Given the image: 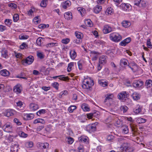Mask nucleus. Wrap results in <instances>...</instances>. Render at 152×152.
I'll return each instance as SVG.
<instances>
[{
  "label": "nucleus",
  "mask_w": 152,
  "mask_h": 152,
  "mask_svg": "<svg viewBox=\"0 0 152 152\" xmlns=\"http://www.w3.org/2000/svg\"><path fill=\"white\" fill-rule=\"evenodd\" d=\"M110 38L111 40L115 42H118L120 41L122 38L121 36L117 33L111 34H110Z\"/></svg>",
  "instance_id": "nucleus-1"
},
{
  "label": "nucleus",
  "mask_w": 152,
  "mask_h": 152,
  "mask_svg": "<svg viewBox=\"0 0 152 152\" xmlns=\"http://www.w3.org/2000/svg\"><path fill=\"white\" fill-rule=\"evenodd\" d=\"M120 149L122 151H128V152H132L134 149L130 147L129 145L127 143H124L121 146Z\"/></svg>",
  "instance_id": "nucleus-2"
},
{
  "label": "nucleus",
  "mask_w": 152,
  "mask_h": 152,
  "mask_svg": "<svg viewBox=\"0 0 152 152\" xmlns=\"http://www.w3.org/2000/svg\"><path fill=\"white\" fill-rule=\"evenodd\" d=\"M94 84L93 80H90V81L85 80L83 82V87L85 88L89 89Z\"/></svg>",
  "instance_id": "nucleus-3"
},
{
  "label": "nucleus",
  "mask_w": 152,
  "mask_h": 152,
  "mask_svg": "<svg viewBox=\"0 0 152 152\" xmlns=\"http://www.w3.org/2000/svg\"><path fill=\"white\" fill-rule=\"evenodd\" d=\"M97 123H96L92 124H89L86 126V129L89 133L94 132L96 130V127L95 125H97Z\"/></svg>",
  "instance_id": "nucleus-4"
},
{
  "label": "nucleus",
  "mask_w": 152,
  "mask_h": 152,
  "mask_svg": "<svg viewBox=\"0 0 152 152\" xmlns=\"http://www.w3.org/2000/svg\"><path fill=\"white\" fill-rule=\"evenodd\" d=\"M34 60V57L32 56H28L26 59H23L22 61V63L23 65L25 64H30L32 63Z\"/></svg>",
  "instance_id": "nucleus-5"
},
{
  "label": "nucleus",
  "mask_w": 152,
  "mask_h": 152,
  "mask_svg": "<svg viewBox=\"0 0 152 152\" xmlns=\"http://www.w3.org/2000/svg\"><path fill=\"white\" fill-rule=\"evenodd\" d=\"M129 96L128 93L126 91H123L121 93H120L118 95V98L122 100L126 98H127Z\"/></svg>",
  "instance_id": "nucleus-6"
},
{
  "label": "nucleus",
  "mask_w": 152,
  "mask_h": 152,
  "mask_svg": "<svg viewBox=\"0 0 152 152\" xmlns=\"http://www.w3.org/2000/svg\"><path fill=\"white\" fill-rule=\"evenodd\" d=\"M143 81L140 80H134L133 83V86L135 88L140 87L143 85Z\"/></svg>",
  "instance_id": "nucleus-7"
},
{
  "label": "nucleus",
  "mask_w": 152,
  "mask_h": 152,
  "mask_svg": "<svg viewBox=\"0 0 152 152\" xmlns=\"http://www.w3.org/2000/svg\"><path fill=\"white\" fill-rule=\"evenodd\" d=\"M18 145L17 143L12 144L11 147V152H17L18 150Z\"/></svg>",
  "instance_id": "nucleus-8"
},
{
  "label": "nucleus",
  "mask_w": 152,
  "mask_h": 152,
  "mask_svg": "<svg viewBox=\"0 0 152 152\" xmlns=\"http://www.w3.org/2000/svg\"><path fill=\"white\" fill-rule=\"evenodd\" d=\"M112 31V28L110 26L108 25H105L104 26L103 29V33L104 34H107L111 32Z\"/></svg>",
  "instance_id": "nucleus-9"
},
{
  "label": "nucleus",
  "mask_w": 152,
  "mask_h": 152,
  "mask_svg": "<svg viewBox=\"0 0 152 152\" xmlns=\"http://www.w3.org/2000/svg\"><path fill=\"white\" fill-rule=\"evenodd\" d=\"M0 75L4 77H7L10 75V72L6 69L2 70L0 71Z\"/></svg>",
  "instance_id": "nucleus-10"
},
{
  "label": "nucleus",
  "mask_w": 152,
  "mask_h": 152,
  "mask_svg": "<svg viewBox=\"0 0 152 152\" xmlns=\"http://www.w3.org/2000/svg\"><path fill=\"white\" fill-rule=\"evenodd\" d=\"M102 9V7L99 5H97L94 8V12L96 13H98L101 11Z\"/></svg>",
  "instance_id": "nucleus-11"
},
{
  "label": "nucleus",
  "mask_w": 152,
  "mask_h": 152,
  "mask_svg": "<svg viewBox=\"0 0 152 152\" xmlns=\"http://www.w3.org/2000/svg\"><path fill=\"white\" fill-rule=\"evenodd\" d=\"M38 146H39L41 148H46L49 147V145L48 143L46 142L45 143H42L40 142H38L37 144Z\"/></svg>",
  "instance_id": "nucleus-12"
},
{
  "label": "nucleus",
  "mask_w": 152,
  "mask_h": 152,
  "mask_svg": "<svg viewBox=\"0 0 152 152\" xmlns=\"http://www.w3.org/2000/svg\"><path fill=\"white\" fill-rule=\"evenodd\" d=\"M30 107L31 110L35 111L38 108V106L37 104L31 103L30 104Z\"/></svg>",
  "instance_id": "nucleus-13"
},
{
  "label": "nucleus",
  "mask_w": 152,
  "mask_h": 152,
  "mask_svg": "<svg viewBox=\"0 0 152 152\" xmlns=\"http://www.w3.org/2000/svg\"><path fill=\"white\" fill-rule=\"evenodd\" d=\"M106 56H101L99 58V63L101 64H104L106 62Z\"/></svg>",
  "instance_id": "nucleus-14"
},
{
  "label": "nucleus",
  "mask_w": 152,
  "mask_h": 152,
  "mask_svg": "<svg viewBox=\"0 0 152 152\" xmlns=\"http://www.w3.org/2000/svg\"><path fill=\"white\" fill-rule=\"evenodd\" d=\"M132 97L134 100H137L140 99V95L137 93L134 92L132 94Z\"/></svg>",
  "instance_id": "nucleus-15"
},
{
  "label": "nucleus",
  "mask_w": 152,
  "mask_h": 152,
  "mask_svg": "<svg viewBox=\"0 0 152 152\" xmlns=\"http://www.w3.org/2000/svg\"><path fill=\"white\" fill-rule=\"evenodd\" d=\"M20 85L19 84L15 86L14 88V92L17 94L20 93L21 92V89L20 88Z\"/></svg>",
  "instance_id": "nucleus-16"
},
{
  "label": "nucleus",
  "mask_w": 152,
  "mask_h": 152,
  "mask_svg": "<svg viewBox=\"0 0 152 152\" xmlns=\"http://www.w3.org/2000/svg\"><path fill=\"white\" fill-rule=\"evenodd\" d=\"M121 23L123 26L125 28L129 27L131 25L130 22L126 20L123 21Z\"/></svg>",
  "instance_id": "nucleus-17"
},
{
  "label": "nucleus",
  "mask_w": 152,
  "mask_h": 152,
  "mask_svg": "<svg viewBox=\"0 0 152 152\" xmlns=\"http://www.w3.org/2000/svg\"><path fill=\"white\" fill-rule=\"evenodd\" d=\"M45 121L42 118H37L34 120L33 122V123L36 124L38 123L44 124L45 123Z\"/></svg>",
  "instance_id": "nucleus-18"
},
{
  "label": "nucleus",
  "mask_w": 152,
  "mask_h": 152,
  "mask_svg": "<svg viewBox=\"0 0 152 152\" xmlns=\"http://www.w3.org/2000/svg\"><path fill=\"white\" fill-rule=\"evenodd\" d=\"M71 2L69 1H66L65 3L63 5L62 7L64 9H66L68 7L71 5Z\"/></svg>",
  "instance_id": "nucleus-19"
},
{
  "label": "nucleus",
  "mask_w": 152,
  "mask_h": 152,
  "mask_svg": "<svg viewBox=\"0 0 152 152\" xmlns=\"http://www.w3.org/2000/svg\"><path fill=\"white\" fill-rule=\"evenodd\" d=\"M1 56H2L5 58H6L8 57V52L7 51L5 50H2L1 51Z\"/></svg>",
  "instance_id": "nucleus-20"
},
{
  "label": "nucleus",
  "mask_w": 152,
  "mask_h": 152,
  "mask_svg": "<svg viewBox=\"0 0 152 152\" xmlns=\"http://www.w3.org/2000/svg\"><path fill=\"white\" fill-rule=\"evenodd\" d=\"M71 58L72 59H74L77 56L75 50H71L70 53Z\"/></svg>",
  "instance_id": "nucleus-21"
},
{
  "label": "nucleus",
  "mask_w": 152,
  "mask_h": 152,
  "mask_svg": "<svg viewBox=\"0 0 152 152\" xmlns=\"http://www.w3.org/2000/svg\"><path fill=\"white\" fill-rule=\"evenodd\" d=\"M145 86L147 88H148L152 86V80H147L145 82Z\"/></svg>",
  "instance_id": "nucleus-22"
},
{
  "label": "nucleus",
  "mask_w": 152,
  "mask_h": 152,
  "mask_svg": "<svg viewBox=\"0 0 152 152\" xmlns=\"http://www.w3.org/2000/svg\"><path fill=\"white\" fill-rule=\"evenodd\" d=\"M26 117L25 118L27 120H30L34 118V115L32 113L27 114L26 115Z\"/></svg>",
  "instance_id": "nucleus-23"
},
{
  "label": "nucleus",
  "mask_w": 152,
  "mask_h": 152,
  "mask_svg": "<svg viewBox=\"0 0 152 152\" xmlns=\"http://www.w3.org/2000/svg\"><path fill=\"white\" fill-rule=\"evenodd\" d=\"M75 34L78 39H81L83 37V34L81 32L76 31L75 32Z\"/></svg>",
  "instance_id": "nucleus-24"
},
{
  "label": "nucleus",
  "mask_w": 152,
  "mask_h": 152,
  "mask_svg": "<svg viewBox=\"0 0 152 152\" xmlns=\"http://www.w3.org/2000/svg\"><path fill=\"white\" fill-rule=\"evenodd\" d=\"M141 110V107L140 106H137L134 109V112L137 114L140 113Z\"/></svg>",
  "instance_id": "nucleus-25"
},
{
  "label": "nucleus",
  "mask_w": 152,
  "mask_h": 152,
  "mask_svg": "<svg viewBox=\"0 0 152 152\" xmlns=\"http://www.w3.org/2000/svg\"><path fill=\"white\" fill-rule=\"evenodd\" d=\"M106 98L104 100V102H106L110 99H112L113 97V95L111 94H107L106 95Z\"/></svg>",
  "instance_id": "nucleus-26"
},
{
  "label": "nucleus",
  "mask_w": 152,
  "mask_h": 152,
  "mask_svg": "<svg viewBox=\"0 0 152 152\" xmlns=\"http://www.w3.org/2000/svg\"><path fill=\"white\" fill-rule=\"evenodd\" d=\"M136 121L138 124H140L145 123L146 121V120L145 119L139 118L137 119Z\"/></svg>",
  "instance_id": "nucleus-27"
},
{
  "label": "nucleus",
  "mask_w": 152,
  "mask_h": 152,
  "mask_svg": "<svg viewBox=\"0 0 152 152\" xmlns=\"http://www.w3.org/2000/svg\"><path fill=\"white\" fill-rule=\"evenodd\" d=\"M113 9L111 8H108L107 9L105 13L106 15H111L113 13Z\"/></svg>",
  "instance_id": "nucleus-28"
},
{
  "label": "nucleus",
  "mask_w": 152,
  "mask_h": 152,
  "mask_svg": "<svg viewBox=\"0 0 152 152\" xmlns=\"http://www.w3.org/2000/svg\"><path fill=\"white\" fill-rule=\"evenodd\" d=\"M63 75H61L59 76H56L53 77V78H56L58 77H60L59 79L61 80H62L64 81H66L68 79V78L66 77H63Z\"/></svg>",
  "instance_id": "nucleus-29"
},
{
  "label": "nucleus",
  "mask_w": 152,
  "mask_h": 152,
  "mask_svg": "<svg viewBox=\"0 0 152 152\" xmlns=\"http://www.w3.org/2000/svg\"><path fill=\"white\" fill-rule=\"evenodd\" d=\"M127 60L124 58H123L121 60L120 64L121 66L127 65Z\"/></svg>",
  "instance_id": "nucleus-30"
},
{
  "label": "nucleus",
  "mask_w": 152,
  "mask_h": 152,
  "mask_svg": "<svg viewBox=\"0 0 152 152\" xmlns=\"http://www.w3.org/2000/svg\"><path fill=\"white\" fill-rule=\"evenodd\" d=\"M82 108L83 111H88L89 110V108L86 105V104H83L81 106Z\"/></svg>",
  "instance_id": "nucleus-31"
},
{
  "label": "nucleus",
  "mask_w": 152,
  "mask_h": 152,
  "mask_svg": "<svg viewBox=\"0 0 152 152\" xmlns=\"http://www.w3.org/2000/svg\"><path fill=\"white\" fill-rule=\"evenodd\" d=\"M14 113L13 111L11 110H8L6 114V116L8 117L13 115Z\"/></svg>",
  "instance_id": "nucleus-32"
},
{
  "label": "nucleus",
  "mask_w": 152,
  "mask_h": 152,
  "mask_svg": "<svg viewBox=\"0 0 152 152\" xmlns=\"http://www.w3.org/2000/svg\"><path fill=\"white\" fill-rule=\"evenodd\" d=\"M123 132L125 134H126L128 133L129 129L126 125H125L123 126Z\"/></svg>",
  "instance_id": "nucleus-33"
},
{
  "label": "nucleus",
  "mask_w": 152,
  "mask_h": 152,
  "mask_svg": "<svg viewBox=\"0 0 152 152\" xmlns=\"http://www.w3.org/2000/svg\"><path fill=\"white\" fill-rule=\"evenodd\" d=\"M26 146L28 148H31L33 146V143L32 142H27L25 144Z\"/></svg>",
  "instance_id": "nucleus-34"
},
{
  "label": "nucleus",
  "mask_w": 152,
  "mask_h": 152,
  "mask_svg": "<svg viewBox=\"0 0 152 152\" xmlns=\"http://www.w3.org/2000/svg\"><path fill=\"white\" fill-rule=\"evenodd\" d=\"M48 0H42L40 4V5L41 7H45L47 5V2Z\"/></svg>",
  "instance_id": "nucleus-35"
},
{
  "label": "nucleus",
  "mask_w": 152,
  "mask_h": 152,
  "mask_svg": "<svg viewBox=\"0 0 152 152\" xmlns=\"http://www.w3.org/2000/svg\"><path fill=\"white\" fill-rule=\"evenodd\" d=\"M85 23L86 24L88 25L89 26L92 27L93 26L92 22L90 19L86 20L85 21Z\"/></svg>",
  "instance_id": "nucleus-36"
},
{
  "label": "nucleus",
  "mask_w": 152,
  "mask_h": 152,
  "mask_svg": "<svg viewBox=\"0 0 152 152\" xmlns=\"http://www.w3.org/2000/svg\"><path fill=\"white\" fill-rule=\"evenodd\" d=\"M46 111L45 109H41L39 110L37 113V115H40L41 114H43L46 113Z\"/></svg>",
  "instance_id": "nucleus-37"
},
{
  "label": "nucleus",
  "mask_w": 152,
  "mask_h": 152,
  "mask_svg": "<svg viewBox=\"0 0 152 152\" xmlns=\"http://www.w3.org/2000/svg\"><path fill=\"white\" fill-rule=\"evenodd\" d=\"M77 10L82 15L83 13H85V9L81 7H78Z\"/></svg>",
  "instance_id": "nucleus-38"
},
{
  "label": "nucleus",
  "mask_w": 152,
  "mask_h": 152,
  "mask_svg": "<svg viewBox=\"0 0 152 152\" xmlns=\"http://www.w3.org/2000/svg\"><path fill=\"white\" fill-rule=\"evenodd\" d=\"M74 62H70L68 64L67 71L69 72L71 71L72 66H74Z\"/></svg>",
  "instance_id": "nucleus-39"
},
{
  "label": "nucleus",
  "mask_w": 152,
  "mask_h": 152,
  "mask_svg": "<svg viewBox=\"0 0 152 152\" xmlns=\"http://www.w3.org/2000/svg\"><path fill=\"white\" fill-rule=\"evenodd\" d=\"M128 108L126 106H122L120 107V110L123 113L126 112Z\"/></svg>",
  "instance_id": "nucleus-40"
},
{
  "label": "nucleus",
  "mask_w": 152,
  "mask_h": 152,
  "mask_svg": "<svg viewBox=\"0 0 152 152\" xmlns=\"http://www.w3.org/2000/svg\"><path fill=\"white\" fill-rule=\"evenodd\" d=\"M76 108V107L75 106H71L68 109V110L69 113H72L73 111Z\"/></svg>",
  "instance_id": "nucleus-41"
},
{
  "label": "nucleus",
  "mask_w": 152,
  "mask_h": 152,
  "mask_svg": "<svg viewBox=\"0 0 152 152\" xmlns=\"http://www.w3.org/2000/svg\"><path fill=\"white\" fill-rule=\"evenodd\" d=\"M141 0H135L134 1V4L139 6H140L142 4H141Z\"/></svg>",
  "instance_id": "nucleus-42"
},
{
  "label": "nucleus",
  "mask_w": 152,
  "mask_h": 152,
  "mask_svg": "<svg viewBox=\"0 0 152 152\" xmlns=\"http://www.w3.org/2000/svg\"><path fill=\"white\" fill-rule=\"evenodd\" d=\"M8 6L12 9H15L17 8V5L14 3H11L8 4Z\"/></svg>",
  "instance_id": "nucleus-43"
},
{
  "label": "nucleus",
  "mask_w": 152,
  "mask_h": 152,
  "mask_svg": "<svg viewBox=\"0 0 152 152\" xmlns=\"http://www.w3.org/2000/svg\"><path fill=\"white\" fill-rule=\"evenodd\" d=\"M79 140L80 142H86L87 140V139L84 137H81L79 138Z\"/></svg>",
  "instance_id": "nucleus-44"
},
{
  "label": "nucleus",
  "mask_w": 152,
  "mask_h": 152,
  "mask_svg": "<svg viewBox=\"0 0 152 152\" xmlns=\"http://www.w3.org/2000/svg\"><path fill=\"white\" fill-rule=\"evenodd\" d=\"M98 83L100 85L104 87L107 85V83L105 81L104 82H102V80H99Z\"/></svg>",
  "instance_id": "nucleus-45"
},
{
  "label": "nucleus",
  "mask_w": 152,
  "mask_h": 152,
  "mask_svg": "<svg viewBox=\"0 0 152 152\" xmlns=\"http://www.w3.org/2000/svg\"><path fill=\"white\" fill-rule=\"evenodd\" d=\"M18 15L17 14H15L13 17V21L14 22H16L19 19Z\"/></svg>",
  "instance_id": "nucleus-46"
},
{
  "label": "nucleus",
  "mask_w": 152,
  "mask_h": 152,
  "mask_svg": "<svg viewBox=\"0 0 152 152\" xmlns=\"http://www.w3.org/2000/svg\"><path fill=\"white\" fill-rule=\"evenodd\" d=\"M44 38L39 37L38 38L37 40V43L38 45H41L42 42V39H43Z\"/></svg>",
  "instance_id": "nucleus-47"
},
{
  "label": "nucleus",
  "mask_w": 152,
  "mask_h": 152,
  "mask_svg": "<svg viewBox=\"0 0 152 152\" xmlns=\"http://www.w3.org/2000/svg\"><path fill=\"white\" fill-rule=\"evenodd\" d=\"M67 142H68V143L71 144L74 142V139L70 137H67Z\"/></svg>",
  "instance_id": "nucleus-48"
},
{
  "label": "nucleus",
  "mask_w": 152,
  "mask_h": 152,
  "mask_svg": "<svg viewBox=\"0 0 152 152\" xmlns=\"http://www.w3.org/2000/svg\"><path fill=\"white\" fill-rule=\"evenodd\" d=\"M15 54V57L17 58H22V54L20 53H17L16 52L14 51Z\"/></svg>",
  "instance_id": "nucleus-49"
},
{
  "label": "nucleus",
  "mask_w": 152,
  "mask_h": 152,
  "mask_svg": "<svg viewBox=\"0 0 152 152\" xmlns=\"http://www.w3.org/2000/svg\"><path fill=\"white\" fill-rule=\"evenodd\" d=\"M70 41V39L69 38H66L65 39H63L61 40L62 43L66 44H67Z\"/></svg>",
  "instance_id": "nucleus-50"
},
{
  "label": "nucleus",
  "mask_w": 152,
  "mask_h": 152,
  "mask_svg": "<svg viewBox=\"0 0 152 152\" xmlns=\"http://www.w3.org/2000/svg\"><path fill=\"white\" fill-rule=\"evenodd\" d=\"M52 86L53 87L58 90V88L59 84L57 82H54L52 84Z\"/></svg>",
  "instance_id": "nucleus-51"
},
{
  "label": "nucleus",
  "mask_w": 152,
  "mask_h": 152,
  "mask_svg": "<svg viewBox=\"0 0 152 152\" xmlns=\"http://www.w3.org/2000/svg\"><path fill=\"white\" fill-rule=\"evenodd\" d=\"M77 65L78 67V68L80 70H82L83 69V67L82 65V63L81 61H79L77 62Z\"/></svg>",
  "instance_id": "nucleus-52"
},
{
  "label": "nucleus",
  "mask_w": 152,
  "mask_h": 152,
  "mask_svg": "<svg viewBox=\"0 0 152 152\" xmlns=\"http://www.w3.org/2000/svg\"><path fill=\"white\" fill-rule=\"evenodd\" d=\"M95 42L96 43V45L98 46H100L102 45H103L104 42L102 41H101L100 40H98L95 41Z\"/></svg>",
  "instance_id": "nucleus-53"
},
{
  "label": "nucleus",
  "mask_w": 152,
  "mask_h": 152,
  "mask_svg": "<svg viewBox=\"0 0 152 152\" xmlns=\"http://www.w3.org/2000/svg\"><path fill=\"white\" fill-rule=\"evenodd\" d=\"M14 121L18 125H20L21 124V123L20 121L19 120L16 118L14 119Z\"/></svg>",
  "instance_id": "nucleus-54"
},
{
  "label": "nucleus",
  "mask_w": 152,
  "mask_h": 152,
  "mask_svg": "<svg viewBox=\"0 0 152 152\" xmlns=\"http://www.w3.org/2000/svg\"><path fill=\"white\" fill-rule=\"evenodd\" d=\"M28 38V36L27 35H20L19 36L20 39H26Z\"/></svg>",
  "instance_id": "nucleus-55"
},
{
  "label": "nucleus",
  "mask_w": 152,
  "mask_h": 152,
  "mask_svg": "<svg viewBox=\"0 0 152 152\" xmlns=\"http://www.w3.org/2000/svg\"><path fill=\"white\" fill-rule=\"evenodd\" d=\"M114 136L112 135H109L108 136L107 140L108 141H111L114 139Z\"/></svg>",
  "instance_id": "nucleus-56"
},
{
  "label": "nucleus",
  "mask_w": 152,
  "mask_h": 152,
  "mask_svg": "<svg viewBox=\"0 0 152 152\" xmlns=\"http://www.w3.org/2000/svg\"><path fill=\"white\" fill-rule=\"evenodd\" d=\"M147 45L149 48H151L150 47H152V45L150 42V39H148L147 41Z\"/></svg>",
  "instance_id": "nucleus-57"
},
{
  "label": "nucleus",
  "mask_w": 152,
  "mask_h": 152,
  "mask_svg": "<svg viewBox=\"0 0 152 152\" xmlns=\"http://www.w3.org/2000/svg\"><path fill=\"white\" fill-rule=\"evenodd\" d=\"M37 55L38 57L41 59L43 58L44 57L43 55L41 53H37Z\"/></svg>",
  "instance_id": "nucleus-58"
},
{
  "label": "nucleus",
  "mask_w": 152,
  "mask_h": 152,
  "mask_svg": "<svg viewBox=\"0 0 152 152\" xmlns=\"http://www.w3.org/2000/svg\"><path fill=\"white\" fill-rule=\"evenodd\" d=\"M95 113H92L88 114L87 115V117L89 119L92 118L93 116H95Z\"/></svg>",
  "instance_id": "nucleus-59"
},
{
  "label": "nucleus",
  "mask_w": 152,
  "mask_h": 152,
  "mask_svg": "<svg viewBox=\"0 0 152 152\" xmlns=\"http://www.w3.org/2000/svg\"><path fill=\"white\" fill-rule=\"evenodd\" d=\"M42 89L45 91H47L50 89V87L43 86L42 87Z\"/></svg>",
  "instance_id": "nucleus-60"
},
{
  "label": "nucleus",
  "mask_w": 152,
  "mask_h": 152,
  "mask_svg": "<svg viewBox=\"0 0 152 152\" xmlns=\"http://www.w3.org/2000/svg\"><path fill=\"white\" fill-rule=\"evenodd\" d=\"M34 20H35V22L37 23H39L40 22V20L39 19V17H36L34 18Z\"/></svg>",
  "instance_id": "nucleus-61"
},
{
  "label": "nucleus",
  "mask_w": 152,
  "mask_h": 152,
  "mask_svg": "<svg viewBox=\"0 0 152 152\" xmlns=\"http://www.w3.org/2000/svg\"><path fill=\"white\" fill-rule=\"evenodd\" d=\"M126 44L127 43H126V42H125L124 40L121 41L120 43V45L124 46H125Z\"/></svg>",
  "instance_id": "nucleus-62"
},
{
  "label": "nucleus",
  "mask_w": 152,
  "mask_h": 152,
  "mask_svg": "<svg viewBox=\"0 0 152 152\" xmlns=\"http://www.w3.org/2000/svg\"><path fill=\"white\" fill-rule=\"evenodd\" d=\"M6 29V27L5 26L3 25H0V31H3Z\"/></svg>",
  "instance_id": "nucleus-63"
},
{
  "label": "nucleus",
  "mask_w": 152,
  "mask_h": 152,
  "mask_svg": "<svg viewBox=\"0 0 152 152\" xmlns=\"http://www.w3.org/2000/svg\"><path fill=\"white\" fill-rule=\"evenodd\" d=\"M12 20L9 19H6L5 21V23L6 24L9 25L10 23H11Z\"/></svg>",
  "instance_id": "nucleus-64"
}]
</instances>
